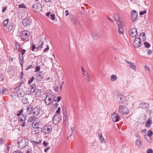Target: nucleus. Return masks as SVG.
Segmentation results:
<instances>
[{
	"instance_id": "1",
	"label": "nucleus",
	"mask_w": 153,
	"mask_h": 153,
	"mask_svg": "<svg viewBox=\"0 0 153 153\" xmlns=\"http://www.w3.org/2000/svg\"><path fill=\"white\" fill-rule=\"evenodd\" d=\"M20 34V37L22 40L26 41L28 40L30 33L29 31L25 30L22 31Z\"/></svg>"
},
{
	"instance_id": "2",
	"label": "nucleus",
	"mask_w": 153,
	"mask_h": 153,
	"mask_svg": "<svg viewBox=\"0 0 153 153\" xmlns=\"http://www.w3.org/2000/svg\"><path fill=\"white\" fill-rule=\"evenodd\" d=\"M28 143V140L27 139H22L19 142L18 147L20 149L23 148L27 146Z\"/></svg>"
},
{
	"instance_id": "3",
	"label": "nucleus",
	"mask_w": 153,
	"mask_h": 153,
	"mask_svg": "<svg viewBox=\"0 0 153 153\" xmlns=\"http://www.w3.org/2000/svg\"><path fill=\"white\" fill-rule=\"evenodd\" d=\"M114 99H116V101L118 102H121L123 104L125 100V98L124 96L121 94H117L114 97Z\"/></svg>"
},
{
	"instance_id": "4",
	"label": "nucleus",
	"mask_w": 153,
	"mask_h": 153,
	"mask_svg": "<svg viewBox=\"0 0 153 153\" xmlns=\"http://www.w3.org/2000/svg\"><path fill=\"white\" fill-rule=\"evenodd\" d=\"M32 7L34 11L36 12H39L42 10V5L40 4L38 2H36L33 5Z\"/></svg>"
},
{
	"instance_id": "5",
	"label": "nucleus",
	"mask_w": 153,
	"mask_h": 153,
	"mask_svg": "<svg viewBox=\"0 0 153 153\" xmlns=\"http://www.w3.org/2000/svg\"><path fill=\"white\" fill-rule=\"evenodd\" d=\"M118 111L122 114H127L129 113V111L128 108L125 106L122 105H120L119 106Z\"/></svg>"
},
{
	"instance_id": "6",
	"label": "nucleus",
	"mask_w": 153,
	"mask_h": 153,
	"mask_svg": "<svg viewBox=\"0 0 153 153\" xmlns=\"http://www.w3.org/2000/svg\"><path fill=\"white\" fill-rule=\"evenodd\" d=\"M27 116L26 114L21 115L19 118V122L21 123V126L22 127H25V121L26 119Z\"/></svg>"
},
{
	"instance_id": "7",
	"label": "nucleus",
	"mask_w": 153,
	"mask_h": 153,
	"mask_svg": "<svg viewBox=\"0 0 153 153\" xmlns=\"http://www.w3.org/2000/svg\"><path fill=\"white\" fill-rule=\"evenodd\" d=\"M40 112V109L38 106H36L33 108L32 114L34 116H36L39 115Z\"/></svg>"
},
{
	"instance_id": "8",
	"label": "nucleus",
	"mask_w": 153,
	"mask_h": 153,
	"mask_svg": "<svg viewBox=\"0 0 153 153\" xmlns=\"http://www.w3.org/2000/svg\"><path fill=\"white\" fill-rule=\"evenodd\" d=\"M141 45V42L140 38H136L135 39L134 41V45L135 48L140 47Z\"/></svg>"
},
{
	"instance_id": "9",
	"label": "nucleus",
	"mask_w": 153,
	"mask_h": 153,
	"mask_svg": "<svg viewBox=\"0 0 153 153\" xmlns=\"http://www.w3.org/2000/svg\"><path fill=\"white\" fill-rule=\"evenodd\" d=\"M31 22L32 20L31 19L26 18L22 20V24L24 26L26 27L30 25Z\"/></svg>"
},
{
	"instance_id": "10",
	"label": "nucleus",
	"mask_w": 153,
	"mask_h": 153,
	"mask_svg": "<svg viewBox=\"0 0 153 153\" xmlns=\"http://www.w3.org/2000/svg\"><path fill=\"white\" fill-rule=\"evenodd\" d=\"M52 126L50 125H46L44 127V129L45 131L44 133L48 134L52 130Z\"/></svg>"
},
{
	"instance_id": "11",
	"label": "nucleus",
	"mask_w": 153,
	"mask_h": 153,
	"mask_svg": "<svg viewBox=\"0 0 153 153\" xmlns=\"http://www.w3.org/2000/svg\"><path fill=\"white\" fill-rule=\"evenodd\" d=\"M111 118L114 122H117L119 121L120 119V116L117 113H113L111 115Z\"/></svg>"
},
{
	"instance_id": "12",
	"label": "nucleus",
	"mask_w": 153,
	"mask_h": 153,
	"mask_svg": "<svg viewBox=\"0 0 153 153\" xmlns=\"http://www.w3.org/2000/svg\"><path fill=\"white\" fill-rule=\"evenodd\" d=\"M61 120V118L58 115H55L53 118V123L55 125H57L59 123Z\"/></svg>"
},
{
	"instance_id": "13",
	"label": "nucleus",
	"mask_w": 153,
	"mask_h": 153,
	"mask_svg": "<svg viewBox=\"0 0 153 153\" xmlns=\"http://www.w3.org/2000/svg\"><path fill=\"white\" fill-rule=\"evenodd\" d=\"M118 26L119 33L120 34H123V27L124 26V23L121 21H119V23L118 24Z\"/></svg>"
},
{
	"instance_id": "14",
	"label": "nucleus",
	"mask_w": 153,
	"mask_h": 153,
	"mask_svg": "<svg viewBox=\"0 0 153 153\" xmlns=\"http://www.w3.org/2000/svg\"><path fill=\"white\" fill-rule=\"evenodd\" d=\"M16 91L18 94L17 96L19 97H24L25 95V92L22 88H19L16 90Z\"/></svg>"
},
{
	"instance_id": "15",
	"label": "nucleus",
	"mask_w": 153,
	"mask_h": 153,
	"mask_svg": "<svg viewBox=\"0 0 153 153\" xmlns=\"http://www.w3.org/2000/svg\"><path fill=\"white\" fill-rule=\"evenodd\" d=\"M33 109V106L32 105H30L27 106L26 110V114L27 115H29L30 113H32Z\"/></svg>"
},
{
	"instance_id": "16",
	"label": "nucleus",
	"mask_w": 153,
	"mask_h": 153,
	"mask_svg": "<svg viewBox=\"0 0 153 153\" xmlns=\"http://www.w3.org/2000/svg\"><path fill=\"white\" fill-rule=\"evenodd\" d=\"M131 14L132 19L134 20L133 22H134L137 17L138 14L136 10H133L131 12Z\"/></svg>"
},
{
	"instance_id": "17",
	"label": "nucleus",
	"mask_w": 153,
	"mask_h": 153,
	"mask_svg": "<svg viewBox=\"0 0 153 153\" xmlns=\"http://www.w3.org/2000/svg\"><path fill=\"white\" fill-rule=\"evenodd\" d=\"M137 35V31L136 28H133L131 30L130 36L133 38L135 37Z\"/></svg>"
},
{
	"instance_id": "18",
	"label": "nucleus",
	"mask_w": 153,
	"mask_h": 153,
	"mask_svg": "<svg viewBox=\"0 0 153 153\" xmlns=\"http://www.w3.org/2000/svg\"><path fill=\"white\" fill-rule=\"evenodd\" d=\"M138 107L143 109H147L148 107V104L147 103H141L139 104Z\"/></svg>"
},
{
	"instance_id": "19",
	"label": "nucleus",
	"mask_w": 153,
	"mask_h": 153,
	"mask_svg": "<svg viewBox=\"0 0 153 153\" xmlns=\"http://www.w3.org/2000/svg\"><path fill=\"white\" fill-rule=\"evenodd\" d=\"M126 62L129 64L130 67L131 68L134 70L136 69V67L134 65V63L128 61L126 60Z\"/></svg>"
},
{
	"instance_id": "20",
	"label": "nucleus",
	"mask_w": 153,
	"mask_h": 153,
	"mask_svg": "<svg viewBox=\"0 0 153 153\" xmlns=\"http://www.w3.org/2000/svg\"><path fill=\"white\" fill-rule=\"evenodd\" d=\"M35 85L34 84H33L30 86L29 89L30 90V92L31 93H33L35 90Z\"/></svg>"
},
{
	"instance_id": "21",
	"label": "nucleus",
	"mask_w": 153,
	"mask_h": 153,
	"mask_svg": "<svg viewBox=\"0 0 153 153\" xmlns=\"http://www.w3.org/2000/svg\"><path fill=\"white\" fill-rule=\"evenodd\" d=\"M22 102L24 104H26L27 105L29 104V101L28 99L25 97H24L22 99Z\"/></svg>"
},
{
	"instance_id": "22",
	"label": "nucleus",
	"mask_w": 153,
	"mask_h": 153,
	"mask_svg": "<svg viewBox=\"0 0 153 153\" xmlns=\"http://www.w3.org/2000/svg\"><path fill=\"white\" fill-rule=\"evenodd\" d=\"M36 118L34 116H30L29 117L27 120L28 122H34L36 120Z\"/></svg>"
},
{
	"instance_id": "23",
	"label": "nucleus",
	"mask_w": 153,
	"mask_h": 153,
	"mask_svg": "<svg viewBox=\"0 0 153 153\" xmlns=\"http://www.w3.org/2000/svg\"><path fill=\"white\" fill-rule=\"evenodd\" d=\"M19 62L21 66V67H22L23 66V56L22 55H19Z\"/></svg>"
},
{
	"instance_id": "24",
	"label": "nucleus",
	"mask_w": 153,
	"mask_h": 153,
	"mask_svg": "<svg viewBox=\"0 0 153 153\" xmlns=\"http://www.w3.org/2000/svg\"><path fill=\"white\" fill-rule=\"evenodd\" d=\"M114 19L117 22H119L120 21L119 19H120V16L117 14H114ZM119 23V22L118 23Z\"/></svg>"
},
{
	"instance_id": "25",
	"label": "nucleus",
	"mask_w": 153,
	"mask_h": 153,
	"mask_svg": "<svg viewBox=\"0 0 153 153\" xmlns=\"http://www.w3.org/2000/svg\"><path fill=\"white\" fill-rule=\"evenodd\" d=\"M111 81H114L116 80L117 79V76L114 74H112L111 76Z\"/></svg>"
},
{
	"instance_id": "26",
	"label": "nucleus",
	"mask_w": 153,
	"mask_h": 153,
	"mask_svg": "<svg viewBox=\"0 0 153 153\" xmlns=\"http://www.w3.org/2000/svg\"><path fill=\"white\" fill-rule=\"evenodd\" d=\"M14 26L13 24H10L8 26V30L9 31H11L13 28Z\"/></svg>"
},
{
	"instance_id": "27",
	"label": "nucleus",
	"mask_w": 153,
	"mask_h": 153,
	"mask_svg": "<svg viewBox=\"0 0 153 153\" xmlns=\"http://www.w3.org/2000/svg\"><path fill=\"white\" fill-rule=\"evenodd\" d=\"M74 128V127L73 125L71 126L70 127V128L71 129V130L70 131L71 133V134L70 135V137H71L73 134Z\"/></svg>"
},
{
	"instance_id": "28",
	"label": "nucleus",
	"mask_w": 153,
	"mask_h": 153,
	"mask_svg": "<svg viewBox=\"0 0 153 153\" xmlns=\"http://www.w3.org/2000/svg\"><path fill=\"white\" fill-rule=\"evenodd\" d=\"M37 128V129L35 130V131L36 132V133L39 134L42 133V128L39 127H38Z\"/></svg>"
},
{
	"instance_id": "29",
	"label": "nucleus",
	"mask_w": 153,
	"mask_h": 153,
	"mask_svg": "<svg viewBox=\"0 0 153 153\" xmlns=\"http://www.w3.org/2000/svg\"><path fill=\"white\" fill-rule=\"evenodd\" d=\"M9 19H7L4 20L3 22V25L4 27H6L8 23Z\"/></svg>"
},
{
	"instance_id": "30",
	"label": "nucleus",
	"mask_w": 153,
	"mask_h": 153,
	"mask_svg": "<svg viewBox=\"0 0 153 153\" xmlns=\"http://www.w3.org/2000/svg\"><path fill=\"white\" fill-rule=\"evenodd\" d=\"M2 92H1V94L2 95H4L6 91H7L8 90L6 88H3L1 89Z\"/></svg>"
},
{
	"instance_id": "31",
	"label": "nucleus",
	"mask_w": 153,
	"mask_h": 153,
	"mask_svg": "<svg viewBox=\"0 0 153 153\" xmlns=\"http://www.w3.org/2000/svg\"><path fill=\"white\" fill-rule=\"evenodd\" d=\"M92 36L94 39H96L97 37H98L99 36L98 35V33H94L92 34Z\"/></svg>"
},
{
	"instance_id": "32",
	"label": "nucleus",
	"mask_w": 153,
	"mask_h": 153,
	"mask_svg": "<svg viewBox=\"0 0 153 153\" xmlns=\"http://www.w3.org/2000/svg\"><path fill=\"white\" fill-rule=\"evenodd\" d=\"M68 119V116L67 113H65L63 115V120L64 121H65L66 120H67Z\"/></svg>"
},
{
	"instance_id": "33",
	"label": "nucleus",
	"mask_w": 153,
	"mask_h": 153,
	"mask_svg": "<svg viewBox=\"0 0 153 153\" xmlns=\"http://www.w3.org/2000/svg\"><path fill=\"white\" fill-rule=\"evenodd\" d=\"M136 145L137 146H140L141 143V142L140 141V140L139 139H137L136 140L135 142Z\"/></svg>"
},
{
	"instance_id": "34",
	"label": "nucleus",
	"mask_w": 153,
	"mask_h": 153,
	"mask_svg": "<svg viewBox=\"0 0 153 153\" xmlns=\"http://www.w3.org/2000/svg\"><path fill=\"white\" fill-rule=\"evenodd\" d=\"M23 84H24V83L22 82L21 83H20V84H19L18 85L14 88V90H15V91H16V90H17V89H19V88H20V87H21V85H23Z\"/></svg>"
},
{
	"instance_id": "35",
	"label": "nucleus",
	"mask_w": 153,
	"mask_h": 153,
	"mask_svg": "<svg viewBox=\"0 0 153 153\" xmlns=\"http://www.w3.org/2000/svg\"><path fill=\"white\" fill-rule=\"evenodd\" d=\"M153 134V132L152 131L149 130L147 132V135L149 137H151Z\"/></svg>"
},
{
	"instance_id": "36",
	"label": "nucleus",
	"mask_w": 153,
	"mask_h": 153,
	"mask_svg": "<svg viewBox=\"0 0 153 153\" xmlns=\"http://www.w3.org/2000/svg\"><path fill=\"white\" fill-rule=\"evenodd\" d=\"M32 126L33 128H36L38 127V124L37 125L36 123H34V122H33Z\"/></svg>"
},
{
	"instance_id": "37",
	"label": "nucleus",
	"mask_w": 153,
	"mask_h": 153,
	"mask_svg": "<svg viewBox=\"0 0 153 153\" xmlns=\"http://www.w3.org/2000/svg\"><path fill=\"white\" fill-rule=\"evenodd\" d=\"M145 46L146 48H149L150 47V45L149 43L147 42H144Z\"/></svg>"
},
{
	"instance_id": "38",
	"label": "nucleus",
	"mask_w": 153,
	"mask_h": 153,
	"mask_svg": "<svg viewBox=\"0 0 153 153\" xmlns=\"http://www.w3.org/2000/svg\"><path fill=\"white\" fill-rule=\"evenodd\" d=\"M34 79V78L33 76H32L31 77L29 80L28 81V84H30L33 81Z\"/></svg>"
},
{
	"instance_id": "39",
	"label": "nucleus",
	"mask_w": 153,
	"mask_h": 153,
	"mask_svg": "<svg viewBox=\"0 0 153 153\" xmlns=\"http://www.w3.org/2000/svg\"><path fill=\"white\" fill-rule=\"evenodd\" d=\"M151 120L149 119L147 121L146 123V127H148L149 126V124L151 123Z\"/></svg>"
},
{
	"instance_id": "40",
	"label": "nucleus",
	"mask_w": 153,
	"mask_h": 153,
	"mask_svg": "<svg viewBox=\"0 0 153 153\" xmlns=\"http://www.w3.org/2000/svg\"><path fill=\"white\" fill-rule=\"evenodd\" d=\"M43 45V42H42L41 44L38 46L36 48L37 50H39L40 48H42V46Z\"/></svg>"
},
{
	"instance_id": "41",
	"label": "nucleus",
	"mask_w": 153,
	"mask_h": 153,
	"mask_svg": "<svg viewBox=\"0 0 153 153\" xmlns=\"http://www.w3.org/2000/svg\"><path fill=\"white\" fill-rule=\"evenodd\" d=\"M53 95L51 94H48L46 95L45 99V100H47V98H51L53 97Z\"/></svg>"
},
{
	"instance_id": "42",
	"label": "nucleus",
	"mask_w": 153,
	"mask_h": 153,
	"mask_svg": "<svg viewBox=\"0 0 153 153\" xmlns=\"http://www.w3.org/2000/svg\"><path fill=\"white\" fill-rule=\"evenodd\" d=\"M15 44L16 45V47L17 48H19L21 47L19 43L17 42H15Z\"/></svg>"
},
{
	"instance_id": "43",
	"label": "nucleus",
	"mask_w": 153,
	"mask_h": 153,
	"mask_svg": "<svg viewBox=\"0 0 153 153\" xmlns=\"http://www.w3.org/2000/svg\"><path fill=\"white\" fill-rule=\"evenodd\" d=\"M18 7L19 8H26V7L25 5L23 4H19V5Z\"/></svg>"
},
{
	"instance_id": "44",
	"label": "nucleus",
	"mask_w": 153,
	"mask_h": 153,
	"mask_svg": "<svg viewBox=\"0 0 153 153\" xmlns=\"http://www.w3.org/2000/svg\"><path fill=\"white\" fill-rule=\"evenodd\" d=\"M50 18L52 20H54L55 19V15L54 14H52L50 16Z\"/></svg>"
},
{
	"instance_id": "45",
	"label": "nucleus",
	"mask_w": 153,
	"mask_h": 153,
	"mask_svg": "<svg viewBox=\"0 0 153 153\" xmlns=\"http://www.w3.org/2000/svg\"><path fill=\"white\" fill-rule=\"evenodd\" d=\"M6 147L7 148L5 149L4 152L7 153H8L9 152V149L10 147L9 146H6Z\"/></svg>"
},
{
	"instance_id": "46",
	"label": "nucleus",
	"mask_w": 153,
	"mask_h": 153,
	"mask_svg": "<svg viewBox=\"0 0 153 153\" xmlns=\"http://www.w3.org/2000/svg\"><path fill=\"white\" fill-rule=\"evenodd\" d=\"M148 137V136L147 135H146L145 136V137L146 139V140L148 142H149L151 138L149 137Z\"/></svg>"
},
{
	"instance_id": "47",
	"label": "nucleus",
	"mask_w": 153,
	"mask_h": 153,
	"mask_svg": "<svg viewBox=\"0 0 153 153\" xmlns=\"http://www.w3.org/2000/svg\"><path fill=\"white\" fill-rule=\"evenodd\" d=\"M41 90H38L37 91H36V94L38 96H39L41 95Z\"/></svg>"
},
{
	"instance_id": "48",
	"label": "nucleus",
	"mask_w": 153,
	"mask_h": 153,
	"mask_svg": "<svg viewBox=\"0 0 153 153\" xmlns=\"http://www.w3.org/2000/svg\"><path fill=\"white\" fill-rule=\"evenodd\" d=\"M85 79L89 82H91V79L88 75L86 77H85Z\"/></svg>"
},
{
	"instance_id": "49",
	"label": "nucleus",
	"mask_w": 153,
	"mask_h": 153,
	"mask_svg": "<svg viewBox=\"0 0 153 153\" xmlns=\"http://www.w3.org/2000/svg\"><path fill=\"white\" fill-rule=\"evenodd\" d=\"M40 69V67L39 66H37L35 68V72H37L39 71Z\"/></svg>"
},
{
	"instance_id": "50",
	"label": "nucleus",
	"mask_w": 153,
	"mask_h": 153,
	"mask_svg": "<svg viewBox=\"0 0 153 153\" xmlns=\"http://www.w3.org/2000/svg\"><path fill=\"white\" fill-rule=\"evenodd\" d=\"M37 77L38 78V77H39L40 81H41L43 79V76H42V75H41V74L39 75L38 76H37Z\"/></svg>"
},
{
	"instance_id": "51",
	"label": "nucleus",
	"mask_w": 153,
	"mask_h": 153,
	"mask_svg": "<svg viewBox=\"0 0 153 153\" xmlns=\"http://www.w3.org/2000/svg\"><path fill=\"white\" fill-rule=\"evenodd\" d=\"M17 112L21 115H25V114H23V111L22 109H21L20 110L18 111Z\"/></svg>"
},
{
	"instance_id": "52",
	"label": "nucleus",
	"mask_w": 153,
	"mask_h": 153,
	"mask_svg": "<svg viewBox=\"0 0 153 153\" xmlns=\"http://www.w3.org/2000/svg\"><path fill=\"white\" fill-rule=\"evenodd\" d=\"M82 71L83 74L84 75H86L87 74V73L86 72V73H85V71L83 67L82 66Z\"/></svg>"
},
{
	"instance_id": "53",
	"label": "nucleus",
	"mask_w": 153,
	"mask_h": 153,
	"mask_svg": "<svg viewBox=\"0 0 153 153\" xmlns=\"http://www.w3.org/2000/svg\"><path fill=\"white\" fill-rule=\"evenodd\" d=\"M32 142L33 145H37V144H39L40 143L39 142H36L35 141H32Z\"/></svg>"
},
{
	"instance_id": "54",
	"label": "nucleus",
	"mask_w": 153,
	"mask_h": 153,
	"mask_svg": "<svg viewBox=\"0 0 153 153\" xmlns=\"http://www.w3.org/2000/svg\"><path fill=\"white\" fill-rule=\"evenodd\" d=\"M36 47L35 45L33 44L31 46V50L33 51H34V49H36Z\"/></svg>"
},
{
	"instance_id": "55",
	"label": "nucleus",
	"mask_w": 153,
	"mask_h": 153,
	"mask_svg": "<svg viewBox=\"0 0 153 153\" xmlns=\"http://www.w3.org/2000/svg\"><path fill=\"white\" fill-rule=\"evenodd\" d=\"M25 52H26L25 50L23 49L22 50V51L21 53L19 55H21V56H22V55H23V54H24L25 53Z\"/></svg>"
},
{
	"instance_id": "56",
	"label": "nucleus",
	"mask_w": 153,
	"mask_h": 153,
	"mask_svg": "<svg viewBox=\"0 0 153 153\" xmlns=\"http://www.w3.org/2000/svg\"><path fill=\"white\" fill-rule=\"evenodd\" d=\"M60 108L59 107L57 110L56 112V113H57L58 114H59L60 113Z\"/></svg>"
},
{
	"instance_id": "57",
	"label": "nucleus",
	"mask_w": 153,
	"mask_h": 153,
	"mask_svg": "<svg viewBox=\"0 0 153 153\" xmlns=\"http://www.w3.org/2000/svg\"><path fill=\"white\" fill-rule=\"evenodd\" d=\"M146 13V10L143 11H141L140 12V15H143L144 14Z\"/></svg>"
},
{
	"instance_id": "58",
	"label": "nucleus",
	"mask_w": 153,
	"mask_h": 153,
	"mask_svg": "<svg viewBox=\"0 0 153 153\" xmlns=\"http://www.w3.org/2000/svg\"><path fill=\"white\" fill-rule=\"evenodd\" d=\"M23 72H22L21 74L20 75L19 79H22L23 78Z\"/></svg>"
},
{
	"instance_id": "59",
	"label": "nucleus",
	"mask_w": 153,
	"mask_h": 153,
	"mask_svg": "<svg viewBox=\"0 0 153 153\" xmlns=\"http://www.w3.org/2000/svg\"><path fill=\"white\" fill-rule=\"evenodd\" d=\"M43 145H45V147L49 144V143L48 142H47L46 141H44L43 142Z\"/></svg>"
},
{
	"instance_id": "60",
	"label": "nucleus",
	"mask_w": 153,
	"mask_h": 153,
	"mask_svg": "<svg viewBox=\"0 0 153 153\" xmlns=\"http://www.w3.org/2000/svg\"><path fill=\"white\" fill-rule=\"evenodd\" d=\"M147 153H153V151L152 149H149L147 151Z\"/></svg>"
},
{
	"instance_id": "61",
	"label": "nucleus",
	"mask_w": 153,
	"mask_h": 153,
	"mask_svg": "<svg viewBox=\"0 0 153 153\" xmlns=\"http://www.w3.org/2000/svg\"><path fill=\"white\" fill-rule=\"evenodd\" d=\"M61 97L60 96H58L57 99V102H59L61 100Z\"/></svg>"
},
{
	"instance_id": "62",
	"label": "nucleus",
	"mask_w": 153,
	"mask_h": 153,
	"mask_svg": "<svg viewBox=\"0 0 153 153\" xmlns=\"http://www.w3.org/2000/svg\"><path fill=\"white\" fill-rule=\"evenodd\" d=\"M100 140L101 141V142H102V143L103 142H105V140L104 138L103 137H102V138H100Z\"/></svg>"
},
{
	"instance_id": "63",
	"label": "nucleus",
	"mask_w": 153,
	"mask_h": 153,
	"mask_svg": "<svg viewBox=\"0 0 153 153\" xmlns=\"http://www.w3.org/2000/svg\"><path fill=\"white\" fill-rule=\"evenodd\" d=\"M50 149L49 146L47 147L46 149H45L44 152H46L48 151Z\"/></svg>"
},
{
	"instance_id": "64",
	"label": "nucleus",
	"mask_w": 153,
	"mask_h": 153,
	"mask_svg": "<svg viewBox=\"0 0 153 153\" xmlns=\"http://www.w3.org/2000/svg\"><path fill=\"white\" fill-rule=\"evenodd\" d=\"M22 152L19 150H16L14 151L13 153H22Z\"/></svg>"
}]
</instances>
